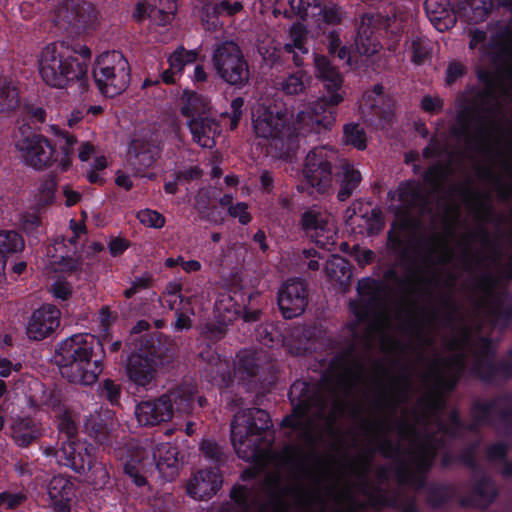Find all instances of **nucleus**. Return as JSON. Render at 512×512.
<instances>
[{
  "label": "nucleus",
  "mask_w": 512,
  "mask_h": 512,
  "mask_svg": "<svg viewBox=\"0 0 512 512\" xmlns=\"http://www.w3.org/2000/svg\"><path fill=\"white\" fill-rule=\"evenodd\" d=\"M484 84L475 104L458 114L453 132L470 147L477 149L492 164L503 162L512 170V142L502 147L498 112L503 102L512 97V66L497 73H479Z\"/></svg>",
  "instance_id": "nucleus-1"
},
{
  "label": "nucleus",
  "mask_w": 512,
  "mask_h": 512,
  "mask_svg": "<svg viewBox=\"0 0 512 512\" xmlns=\"http://www.w3.org/2000/svg\"><path fill=\"white\" fill-rule=\"evenodd\" d=\"M37 63L39 75L49 87L65 89L76 83L81 94L88 90V64L79 61L64 42H53L43 47Z\"/></svg>",
  "instance_id": "nucleus-2"
},
{
  "label": "nucleus",
  "mask_w": 512,
  "mask_h": 512,
  "mask_svg": "<svg viewBox=\"0 0 512 512\" xmlns=\"http://www.w3.org/2000/svg\"><path fill=\"white\" fill-rule=\"evenodd\" d=\"M94 338L75 334L61 341L56 349V362L63 377L71 383L91 385L102 371L99 360H93Z\"/></svg>",
  "instance_id": "nucleus-3"
},
{
  "label": "nucleus",
  "mask_w": 512,
  "mask_h": 512,
  "mask_svg": "<svg viewBox=\"0 0 512 512\" xmlns=\"http://www.w3.org/2000/svg\"><path fill=\"white\" fill-rule=\"evenodd\" d=\"M306 388L307 385L303 382L295 383L292 386L290 391L291 401L294 402L297 399L298 403L294 406L293 414L286 417L283 420V424L291 426L294 430L298 431L304 443L311 447L320 435V424L330 428L337 414L343 412V407L335 401L332 405L331 413H328L327 405L324 401L317 400L316 403L312 404L306 398L296 395L297 391L302 392Z\"/></svg>",
  "instance_id": "nucleus-4"
},
{
  "label": "nucleus",
  "mask_w": 512,
  "mask_h": 512,
  "mask_svg": "<svg viewBox=\"0 0 512 512\" xmlns=\"http://www.w3.org/2000/svg\"><path fill=\"white\" fill-rule=\"evenodd\" d=\"M177 449L170 443H160L154 447L147 444L130 451L124 463L125 474L137 486L146 484L147 475L156 469L161 477L171 480L178 470Z\"/></svg>",
  "instance_id": "nucleus-5"
},
{
  "label": "nucleus",
  "mask_w": 512,
  "mask_h": 512,
  "mask_svg": "<svg viewBox=\"0 0 512 512\" xmlns=\"http://www.w3.org/2000/svg\"><path fill=\"white\" fill-rule=\"evenodd\" d=\"M359 301L350 303V310L356 317L357 323H350L348 328L355 338H359L365 346H371L375 342L383 344L388 336L389 319L382 315L369 320V312L378 306L376 299L377 284L371 279H362L358 282Z\"/></svg>",
  "instance_id": "nucleus-6"
},
{
  "label": "nucleus",
  "mask_w": 512,
  "mask_h": 512,
  "mask_svg": "<svg viewBox=\"0 0 512 512\" xmlns=\"http://www.w3.org/2000/svg\"><path fill=\"white\" fill-rule=\"evenodd\" d=\"M271 425L269 414L258 408L238 411L231 422V441L237 455L245 461L259 456L262 433Z\"/></svg>",
  "instance_id": "nucleus-7"
},
{
  "label": "nucleus",
  "mask_w": 512,
  "mask_h": 512,
  "mask_svg": "<svg viewBox=\"0 0 512 512\" xmlns=\"http://www.w3.org/2000/svg\"><path fill=\"white\" fill-rule=\"evenodd\" d=\"M93 77L103 95L117 96L128 87L130 82L128 61L118 51L102 53L96 59Z\"/></svg>",
  "instance_id": "nucleus-8"
},
{
  "label": "nucleus",
  "mask_w": 512,
  "mask_h": 512,
  "mask_svg": "<svg viewBox=\"0 0 512 512\" xmlns=\"http://www.w3.org/2000/svg\"><path fill=\"white\" fill-rule=\"evenodd\" d=\"M285 109L277 104H258L252 112V127L258 138L271 141L276 148L284 150L285 138H291L290 129L286 127Z\"/></svg>",
  "instance_id": "nucleus-9"
},
{
  "label": "nucleus",
  "mask_w": 512,
  "mask_h": 512,
  "mask_svg": "<svg viewBox=\"0 0 512 512\" xmlns=\"http://www.w3.org/2000/svg\"><path fill=\"white\" fill-rule=\"evenodd\" d=\"M19 134L15 140V147L19 157L27 165L43 169L55 161L56 149L46 137L30 132L28 126L20 127Z\"/></svg>",
  "instance_id": "nucleus-10"
},
{
  "label": "nucleus",
  "mask_w": 512,
  "mask_h": 512,
  "mask_svg": "<svg viewBox=\"0 0 512 512\" xmlns=\"http://www.w3.org/2000/svg\"><path fill=\"white\" fill-rule=\"evenodd\" d=\"M213 63L219 76L227 83L241 86L248 82V65L236 43L229 41L218 45Z\"/></svg>",
  "instance_id": "nucleus-11"
},
{
  "label": "nucleus",
  "mask_w": 512,
  "mask_h": 512,
  "mask_svg": "<svg viewBox=\"0 0 512 512\" xmlns=\"http://www.w3.org/2000/svg\"><path fill=\"white\" fill-rule=\"evenodd\" d=\"M301 224L320 247L330 250L335 244L336 227L334 218L328 212L312 207L303 214Z\"/></svg>",
  "instance_id": "nucleus-12"
},
{
  "label": "nucleus",
  "mask_w": 512,
  "mask_h": 512,
  "mask_svg": "<svg viewBox=\"0 0 512 512\" xmlns=\"http://www.w3.org/2000/svg\"><path fill=\"white\" fill-rule=\"evenodd\" d=\"M325 99H319L300 110L294 122V130L302 135L320 133L335 122L333 112L326 111Z\"/></svg>",
  "instance_id": "nucleus-13"
},
{
  "label": "nucleus",
  "mask_w": 512,
  "mask_h": 512,
  "mask_svg": "<svg viewBox=\"0 0 512 512\" xmlns=\"http://www.w3.org/2000/svg\"><path fill=\"white\" fill-rule=\"evenodd\" d=\"M303 175L317 192H325L332 183V168L325 148L311 150L305 160Z\"/></svg>",
  "instance_id": "nucleus-14"
},
{
  "label": "nucleus",
  "mask_w": 512,
  "mask_h": 512,
  "mask_svg": "<svg viewBox=\"0 0 512 512\" xmlns=\"http://www.w3.org/2000/svg\"><path fill=\"white\" fill-rule=\"evenodd\" d=\"M468 341L466 332L459 340L450 343L451 349L457 350L451 357L437 364L433 372V380L439 389H452L464 367V354L461 351Z\"/></svg>",
  "instance_id": "nucleus-15"
},
{
  "label": "nucleus",
  "mask_w": 512,
  "mask_h": 512,
  "mask_svg": "<svg viewBox=\"0 0 512 512\" xmlns=\"http://www.w3.org/2000/svg\"><path fill=\"white\" fill-rule=\"evenodd\" d=\"M161 354L156 351L133 353L126 363V374L137 386L147 387L155 379L157 367L162 363Z\"/></svg>",
  "instance_id": "nucleus-16"
},
{
  "label": "nucleus",
  "mask_w": 512,
  "mask_h": 512,
  "mask_svg": "<svg viewBox=\"0 0 512 512\" xmlns=\"http://www.w3.org/2000/svg\"><path fill=\"white\" fill-rule=\"evenodd\" d=\"M55 457L60 465L83 472L92 467L94 448L90 444L74 439L63 440L61 447L55 452Z\"/></svg>",
  "instance_id": "nucleus-17"
},
{
  "label": "nucleus",
  "mask_w": 512,
  "mask_h": 512,
  "mask_svg": "<svg viewBox=\"0 0 512 512\" xmlns=\"http://www.w3.org/2000/svg\"><path fill=\"white\" fill-rule=\"evenodd\" d=\"M61 312L52 305L45 304L36 309L30 316L26 334L30 340H43L49 337L60 325Z\"/></svg>",
  "instance_id": "nucleus-18"
},
{
  "label": "nucleus",
  "mask_w": 512,
  "mask_h": 512,
  "mask_svg": "<svg viewBox=\"0 0 512 512\" xmlns=\"http://www.w3.org/2000/svg\"><path fill=\"white\" fill-rule=\"evenodd\" d=\"M390 208L395 212L401 225L407 224L406 214L409 209L419 207L422 209L424 198L421 187L416 182L401 183L395 191L389 192Z\"/></svg>",
  "instance_id": "nucleus-19"
},
{
  "label": "nucleus",
  "mask_w": 512,
  "mask_h": 512,
  "mask_svg": "<svg viewBox=\"0 0 512 512\" xmlns=\"http://www.w3.org/2000/svg\"><path fill=\"white\" fill-rule=\"evenodd\" d=\"M89 20V6L79 0H66L54 12V22L64 30H83L87 27Z\"/></svg>",
  "instance_id": "nucleus-20"
},
{
  "label": "nucleus",
  "mask_w": 512,
  "mask_h": 512,
  "mask_svg": "<svg viewBox=\"0 0 512 512\" xmlns=\"http://www.w3.org/2000/svg\"><path fill=\"white\" fill-rule=\"evenodd\" d=\"M177 10L175 0H143L136 5L133 18L137 22L149 20L152 25L165 26Z\"/></svg>",
  "instance_id": "nucleus-21"
},
{
  "label": "nucleus",
  "mask_w": 512,
  "mask_h": 512,
  "mask_svg": "<svg viewBox=\"0 0 512 512\" xmlns=\"http://www.w3.org/2000/svg\"><path fill=\"white\" fill-rule=\"evenodd\" d=\"M278 305L285 318H294L303 313L307 305V292L301 280L287 281L279 291Z\"/></svg>",
  "instance_id": "nucleus-22"
},
{
  "label": "nucleus",
  "mask_w": 512,
  "mask_h": 512,
  "mask_svg": "<svg viewBox=\"0 0 512 512\" xmlns=\"http://www.w3.org/2000/svg\"><path fill=\"white\" fill-rule=\"evenodd\" d=\"M160 151V139L154 133L136 137L129 148L131 164L137 172L153 165Z\"/></svg>",
  "instance_id": "nucleus-23"
},
{
  "label": "nucleus",
  "mask_w": 512,
  "mask_h": 512,
  "mask_svg": "<svg viewBox=\"0 0 512 512\" xmlns=\"http://www.w3.org/2000/svg\"><path fill=\"white\" fill-rule=\"evenodd\" d=\"M314 66L316 77L323 82L326 91L329 93L327 102L333 106L338 105L343 100V94L341 93L342 75L323 55H315Z\"/></svg>",
  "instance_id": "nucleus-24"
},
{
  "label": "nucleus",
  "mask_w": 512,
  "mask_h": 512,
  "mask_svg": "<svg viewBox=\"0 0 512 512\" xmlns=\"http://www.w3.org/2000/svg\"><path fill=\"white\" fill-rule=\"evenodd\" d=\"M135 415L142 426H155L167 422L173 416L170 399L162 395L158 399L142 401L136 406Z\"/></svg>",
  "instance_id": "nucleus-25"
},
{
  "label": "nucleus",
  "mask_w": 512,
  "mask_h": 512,
  "mask_svg": "<svg viewBox=\"0 0 512 512\" xmlns=\"http://www.w3.org/2000/svg\"><path fill=\"white\" fill-rule=\"evenodd\" d=\"M242 9V3L237 0H206L202 8L201 21L207 30L217 31L222 26L219 16H234Z\"/></svg>",
  "instance_id": "nucleus-26"
},
{
  "label": "nucleus",
  "mask_w": 512,
  "mask_h": 512,
  "mask_svg": "<svg viewBox=\"0 0 512 512\" xmlns=\"http://www.w3.org/2000/svg\"><path fill=\"white\" fill-rule=\"evenodd\" d=\"M222 484L218 470L206 469L197 472L188 482V494L197 500L211 498Z\"/></svg>",
  "instance_id": "nucleus-27"
},
{
  "label": "nucleus",
  "mask_w": 512,
  "mask_h": 512,
  "mask_svg": "<svg viewBox=\"0 0 512 512\" xmlns=\"http://www.w3.org/2000/svg\"><path fill=\"white\" fill-rule=\"evenodd\" d=\"M48 495L55 512H71L75 492L70 479L61 475L54 476L48 485Z\"/></svg>",
  "instance_id": "nucleus-28"
},
{
  "label": "nucleus",
  "mask_w": 512,
  "mask_h": 512,
  "mask_svg": "<svg viewBox=\"0 0 512 512\" xmlns=\"http://www.w3.org/2000/svg\"><path fill=\"white\" fill-rule=\"evenodd\" d=\"M186 125L193 141L200 147L212 148L215 145V137L220 133V125L212 114L188 120Z\"/></svg>",
  "instance_id": "nucleus-29"
},
{
  "label": "nucleus",
  "mask_w": 512,
  "mask_h": 512,
  "mask_svg": "<svg viewBox=\"0 0 512 512\" xmlns=\"http://www.w3.org/2000/svg\"><path fill=\"white\" fill-rule=\"evenodd\" d=\"M425 11L431 23L439 31L448 30L456 23V15L448 0H426Z\"/></svg>",
  "instance_id": "nucleus-30"
},
{
  "label": "nucleus",
  "mask_w": 512,
  "mask_h": 512,
  "mask_svg": "<svg viewBox=\"0 0 512 512\" xmlns=\"http://www.w3.org/2000/svg\"><path fill=\"white\" fill-rule=\"evenodd\" d=\"M345 217L346 224L354 230L358 229L361 234L372 235L383 228L380 212L377 209H371L360 215H356L354 211L347 209Z\"/></svg>",
  "instance_id": "nucleus-31"
},
{
  "label": "nucleus",
  "mask_w": 512,
  "mask_h": 512,
  "mask_svg": "<svg viewBox=\"0 0 512 512\" xmlns=\"http://www.w3.org/2000/svg\"><path fill=\"white\" fill-rule=\"evenodd\" d=\"M180 112L188 120L199 119L212 114L210 101L200 94L184 91Z\"/></svg>",
  "instance_id": "nucleus-32"
},
{
  "label": "nucleus",
  "mask_w": 512,
  "mask_h": 512,
  "mask_svg": "<svg viewBox=\"0 0 512 512\" xmlns=\"http://www.w3.org/2000/svg\"><path fill=\"white\" fill-rule=\"evenodd\" d=\"M373 22V17L364 15L361 19V23L356 36V49L360 55L372 56L376 54L381 45L375 37L372 35L370 26Z\"/></svg>",
  "instance_id": "nucleus-33"
},
{
  "label": "nucleus",
  "mask_w": 512,
  "mask_h": 512,
  "mask_svg": "<svg viewBox=\"0 0 512 512\" xmlns=\"http://www.w3.org/2000/svg\"><path fill=\"white\" fill-rule=\"evenodd\" d=\"M114 425L112 415L108 410L92 414L85 421V429L101 443L107 440V436Z\"/></svg>",
  "instance_id": "nucleus-34"
},
{
  "label": "nucleus",
  "mask_w": 512,
  "mask_h": 512,
  "mask_svg": "<svg viewBox=\"0 0 512 512\" xmlns=\"http://www.w3.org/2000/svg\"><path fill=\"white\" fill-rule=\"evenodd\" d=\"M361 180V174L355 168L354 164L346 160L341 161V179L337 195L338 199L340 201L347 200L359 186Z\"/></svg>",
  "instance_id": "nucleus-35"
},
{
  "label": "nucleus",
  "mask_w": 512,
  "mask_h": 512,
  "mask_svg": "<svg viewBox=\"0 0 512 512\" xmlns=\"http://www.w3.org/2000/svg\"><path fill=\"white\" fill-rule=\"evenodd\" d=\"M290 38V42L286 43L284 48L288 53L293 54L295 65L301 66L303 64L302 56L308 53L306 29L300 24L293 25L290 30Z\"/></svg>",
  "instance_id": "nucleus-36"
},
{
  "label": "nucleus",
  "mask_w": 512,
  "mask_h": 512,
  "mask_svg": "<svg viewBox=\"0 0 512 512\" xmlns=\"http://www.w3.org/2000/svg\"><path fill=\"white\" fill-rule=\"evenodd\" d=\"M48 132L55 138L56 145L59 146L64 155L60 161V165L62 170H66L70 164V157L73 155L74 145L77 143V139L74 135L55 124L48 126Z\"/></svg>",
  "instance_id": "nucleus-37"
},
{
  "label": "nucleus",
  "mask_w": 512,
  "mask_h": 512,
  "mask_svg": "<svg viewBox=\"0 0 512 512\" xmlns=\"http://www.w3.org/2000/svg\"><path fill=\"white\" fill-rule=\"evenodd\" d=\"M39 436L40 429L29 419H20L12 426V438L19 446H28Z\"/></svg>",
  "instance_id": "nucleus-38"
},
{
  "label": "nucleus",
  "mask_w": 512,
  "mask_h": 512,
  "mask_svg": "<svg viewBox=\"0 0 512 512\" xmlns=\"http://www.w3.org/2000/svg\"><path fill=\"white\" fill-rule=\"evenodd\" d=\"M435 453L436 447L430 441L416 444L411 455L412 465L420 472H424L431 465Z\"/></svg>",
  "instance_id": "nucleus-39"
},
{
  "label": "nucleus",
  "mask_w": 512,
  "mask_h": 512,
  "mask_svg": "<svg viewBox=\"0 0 512 512\" xmlns=\"http://www.w3.org/2000/svg\"><path fill=\"white\" fill-rule=\"evenodd\" d=\"M326 276L334 282L344 283L351 276L348 262L341 256L333 255L324 268Z\"/></svg>",
  "instance_id": "nucleus-40"
},
{
  "label": "nucleus",
  "mask_w": 512,
  "mask_h": 512,
  "mask_svg": "<svg viewBox=\"0 0 512 512\" xmlns=\"http://www.w3.org/2000/svg\"><path fill=\"white\" fill-rule=\"evenodd\" d=\"M194 386L192 384H184L174 391L165 394L170 399V405L176 406V410L188 413L191 409V403L194 397Z\"/></svg>",
  "instance_id": "nucleus-41"
},
{
  "label": "nucleus",
  "mask_w": 512,
  "mask_h": 512,
  "mask_svg": "<svg viewBox=\"0 0 512 512\" xmlns=\"http://www.w3.org/2000/svg\"><path fill=\"white\" fill-rule=\"evenodd\" d=\"M55 181L48 179L41 182L38 187L33 191L31 198V207L40 210L46 205L53 202L55 196Z\"/></svg>",
  "instance_id": "nucleus-42"
},
{
  "label": "nucleus",
  "mask_w": 512,
  "mask_h": 512,
  "mask_svg": "<svg viewBox=\"0 0 512 512\" xmlns=\"http://www.w3.org/2000/svg\"><path fill=\"white\" fill-rule=\"evenodd\" d=\"M310 78L303 70H298L285 77L281 85V90L287 95H297L305 91Z\"/></svg>",
  "instance_id": "nucleus-43"
},
{
  "label": "nucleus",
  "mask_w": 512,
  "mask_h": 512,
  "mask_svg": "<svg viewBox=\"0 0 512 512\" xmlns=\"http://www.w3.org/2000/svg\"><path fill=\"white\" fill-rule=\"evenodd\" d=\"M18 89L10 82L0 80V113H8L18 107Z\"/></svg>",
  "instance_id": "nucleus-44"
},
{
  "label": "nucleus",
  "mask_w": 512,
  "mask_h": 512,
  "mask_svg": "<svg viewBox=\"0 0 512 512\" xmlns=\"http://www.w3.org/2000/svg\"><path fill=\"white\" fill-rule=\"evenodd\" d=\"M24 248V241L15 231H1L0 232V255L5 259L14 253L22 251Z\"/></svg>",
  "instance_id": "nucleus-45"
},
{
  "label": "nucleus",
  "mask_w": 512,
  "mask_h": 512,
  "mask_svg": "<svg viewBox=\"0 0 512 512\" xmlns=\"http://www.w3.org/2000/svg\"><path fill=\"white\" fill-rule=\"evenodd\" d=\"M343 141L346 145H352L358 150H364L367 145L366 133L358 124H347L344 126Z\"/></svg>",
  "instance_id": "nucleus-46"
},
{
  "label": "nucleus",
  "mask_w": 512,
  "mask_h": 512,
  "mask_svg": "<svg viewBox=\"0 0 512 512\" xmlns=\"http://www.w3.org/2000/svg\"><path fill=\"white\" fill-rule=\"evenodd\" d=\"M293 11L301 18L320 16L322 6L320 0H289Z\"/></svg>",
  "instance_id": "nucleus-47"
},
{
  "label": "nucleus",
  "mask_w": 512,
  "mask_h": 512,
  "mask_svg": "<svg viewBox=\"0 0 512 512\" xmlns=\"http://www.w3.org/2000/svg\"><path fill=\"white\" fill-rule=\"evenodd\" d=\"M196 59L197 53L194 50L179 48L169 57V65L173 72L181 73L186 65L194 63Z\"/></svg>",
  "instance_id": "nucleus-48"
},
{
  "label": "nucleus",
  "mask_w": 512,
  "mask_h": 512,
  "mask_svg": "<svg viewBox=\"0 0 512 512\" xmlns=\"http://www.w3.org/2000/svg\"><path fill=\"white\" fill-rule=\"evenodd\" d=\"M497 495L494 483L489 479L481 480L475 488V502L478 506H486L491 503Z\"/></svg>",
  "instance_id": "nucleus-49"
},
{
  "label": "nucleus",
  "mask_w": 512,
  "mask_h": 512,
  "mask_svg": "<svg viewBox=\"0 0 512 512\" xmlns=\"http://www.w3.org/2000/svg\"><path fill=\"white\" fill-rule=\"evenodd\" d=\"M408 392V383L405 379L394 381L390 384L389 390L384 394V401L388 405H396L402 402Z\"/></svg>",
  "instance_id": "nucleus-50"
},
{
  "label": "nucleus",
  "mask_w": 512,
  "mask_h": 512,
  "mask_svg": "<svg viewBox=\"0 0 512 512\" xmlns=\"http://www.w3.org/2000/svg\"><path fill=\"white\" fill-rule=\"evenodd\" d=\"M411 59L416 64H422L430 54L428 41L422 37H415L410 43Z\"/></svg>",
  "instance_id": "nucleus-51"
},
{
  "label": "nucleus",
  "mask_w": 512,
  "mask_h": 512,
  "mask_svg": "<svg viewBox=\"0 0 512 512\" xmlns=\"http://www.w3.org/2000/svg\"><path fill=\"white\" fill-rule=\"evenodd\" d=\"M137 219L141 224L149 228L160 229L165 225V217L159 212L144 209L137 213Z\"/></svg>",
  "instance_id": "nucleus-52"
},
{
  "label": "nucleus",
  "mask_w": 512,
  "mask_h": 512,
  "mask_svg": "<svg viewBox=\"0 0 512 512\" xmlns=\"http://www.w3.org/2000/svg\"><path fill=\"white\" fill-rule=\"evenodd\" d=\"M451 235V231L447 228V235L437 243L435 247V251L433 252L434 258H436L441 263H446L451 261L456 251L451 248L448 237Z\"/></svg>",
  "instance_id": "nucleus-53"
},
{
  "label": "nucleus",
  "mask_w": 512,
  "mask_h": 512,
  "mask_svg": "<svg viewBox=\"0 0 512 512\" xmlns=\"http://www.w3.org/2000/svg\"><path fill=\"white\" fill-rule=\"evenodd\" d=\"M58 429L63 440H73L77 427L67 412H64L58 419Z\"/></svg>",
  "instance_id": "nucleus-54"
},
{
  "label": "nucleus",
  "mask_w": 512,
  "mask_h": 512,
  "mask_svg": "<svg viewBox=\"0 0 512 512\" xmlns=\"http://www.w3.org/2000/svg\"><path fill=\"white\" fill-rule=\"evenodd\" d=\"M320 15L322 16L323 22L329 25H337L341 23L344 18L342 8L336 4H330L322 7Z\"/></svg>",
  "instance_id": "nucleus-55"
},
{
  "label": "nucleus",
  "mask_w": 512,
  "mask_h": 512,
  "mask_svg": "<svg viewBox=\"0 0 512 512\" xmlns=\"http://www.w3.org/2000/svg\"><path fill=\"white\" fill-rule=\"evenodd\" d=\"M27 497L22 492L3 491L0 493V507L14 509L26 501Z\"/></svg>",
  "instance_id": "nucleus-56"
},
{
  "label": "nucleus",
  "mask_w": 512,
  "mask_h": 512,
  "mask_svg": "<svg viewBox=\"0 0 512 512\" xmlns=\"http://www.w3.org/2000/svg\"><path fill=\"white\" fill-rule=\"evenodd\" d=\"M150 282L151 276L149 274H143L136 277L131 283V286L124 291V296L126 298L133 297L139 291L147 289L150 286Z\"/></svg>",
  "instance_id": "nucleus-57"
},
{
  "label": "nucleus",
  "mask_w": 512,
  "mask_h": 512,
  "mask_svg": "<svg viewBox=\"0 0 512 512\" xmlns=\"http://www.w3.org/2000/svg\"><path fill=\"white\" fill-rule=\"evenodd\" d=\"M40 224V217L35 212H25L20 217V225L26 233H33Z\"/></svg>",
  "instance_id": "nucleus-58"
},
{
  "label": "nucleus",
  "mask_w": 512,
  "mask_h": 512,
  "mask_svg": "<svg viewBox=\"0 0 512 512\" xmlns=\"http://www.w3.org/2000/svg\"><path fill=\"white\" fill-rule=\"evenodd\" d=\"M50 291L55 298L60 300H67L72 293L69 283L62 280L55 281L52 284Z\"/></svg>",
  "instance_id": "nucleus-59"
},
{
  "label": "nucleus",
  "mask_w": 512,
  "mask_h": 512,
  "mask_svg": "<svg viewBox=\"0 0 512 512\" xmlns=\"http://www.w3.org/2000/svg\"><path fill=\"white\" fill-rule=\"evenodd\" d=\"M247 209V204L239 202L229 208V214L234 218H238L240 223L247 224L251 221V215Z\"/></svg>",
  "instance_id": "nucleus-60"
},
{
  "label": "nucleus",
  "mask_w": 512,
  "mask_h": 512,
  "mask_svg": "<svg viewBox=\"0 0 512 512\" xmlns=\"http://www.w3.org/2000/svg\"><path fill=\"white\" fill-rule=\"evenodd\" d=\"M54 269L60 272L75 271L80 267V261L75 258L61 257L58 261L54 262Z\"/></svg>",
  "instance_id": "nucleus-61"
},
{
  "label": "nucleus",
  "mask_w": 512,
  "mask_h": 512,
  "mask_svg": "<svg viewBox=\"0 0 512 512\" xmlns=\"http://www.w3.org/2000/svg\"><path fill=\"white\" fill-rule=\"evenodd\" d=\"M498 280L493 279L490 275L486 276L481 282V290L487 301H494V290L496 288Z\"/></svg>",
  "instance_id": "nucleus-62"
},
{
  "label": "nucleus",
  "mask_w": 512,
  "mask_h": 512,
  "mask_svg": "<svg viewBox=\"0 0 512 512\" xmlns=\"http://www.w3.org/2000/svg\"><path fill=\"white\" fill-rule=\"evenodd\" d=\"M421 106L427 112H435L442 109L443 101L439 97L425 96L421 101Z\"/></svg>",
  "instance_id": "nucleus-63"
},
{
  "label": "nucleus",
  "mask_w": 512,
  "mask_h": 512,
  "mask_svg": "<svg viewBox=\"0 0 512 512\" xmlns=\"http://www.w3.org/2000/svg\"><path fill=\"white\" fill-rule=\"evenodd\" d=\"M475 242L476 236L468 235L458 243V250L464 254L465 258L472 257Z\"/></svg>",
  "instance_id": "nucleus-64"
}]
</instances>
